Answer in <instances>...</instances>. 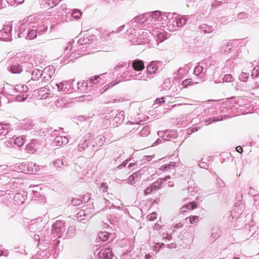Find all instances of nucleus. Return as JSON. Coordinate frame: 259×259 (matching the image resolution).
<instances>
[{"mask_svg":"<svg viewBox=\"0 0 259 259\" xmlns=\"http://www.w3.org/2000/svg\"><path fill=\"white\" fill-rule=\"evenodd\" d=\"M38 25L37 19L33 16H29L20 20L18 28V37L29 39L35 38L37 36V27Z\"/></svg>","mask_w":259,"mask_h":259,"instance_id":"nucleus-1","label":"nucleus"},{"mask_svg":"<svg viewBox=\"0 0 259 259\" xmlns=\"http://www.w3.org/2000/svg\"><path fill=\"white\" fill-rule=\"evenodd\" d=\"M45 222L40 217L31 221L28 225V229L30 232H36L34 235L35 240L39 241L40 237H45L47 236L48 229L45 227Z\"/></svg>","mask_w":259,"mask_h":259,"instance_id":"nucleus-2","label":"nucleus"},{"mask_svg":"<svg viewBox=\"0 0 259 259\" xmlns=\"http://www.w3.org/2000/svg\"><path fill=\"white\" fill-rule=\"evenodd\" d=\"M132 66L135 70V74L132 75L134 79L148 80L151 79V77L148 75L143 74L140 72L144 69V64L143 61L140 60L134 61Z\"/></svg>","mask_w":259,"mask_h":259,"instance_id":"nucleus-3","label":"nucleus"},{"mask_svg":"<svg viewBox=\"0 0 259 259\" xmlns=\"http://www.w3.org/2000/svg\"><path fill=\"white\" fill-rule=\"evenodd\" d=\"M113 116L114 118L112 119V122L110 124L111 127L118 126L123 122L124 118V112L121 111L115 114L114 112L112 111L108 115H106L105 118L109 120V118Z\"/></svg>","mask_w":259,"mask_h":259,"instance_id":"nucleus-4","label":"nucleus"},{"mask_svg":"<svg viewBox=\"0 0 259 259\" xmlns=\"http://www.w3.org/2000/svg\"><path fill=\"white\" fill-rule=\"evenodd\" d=\"M66 225L65 223L63 221L57 220L52 225V233L55 234V236L58 238H61L65 234Z\"/></svg>","mask_w":259,"mask_h":259,"instance_id":"nucleus-5","label":"nucleus"},{"mask_svg":"<svg viewBox=\"0 0 259 259\" xmlns=\"http://www.w3.org/2000/svg\"><path fill=\"white\" fill-rule=\"evenodd\" d=\"M13 24L11 22L6 24L0 30V40L10 41L12 40V30Z\"/></svg>","mask_w":259,"mask_h":259,"instance_id":"nucleus-6","label":"nucleus"},{"mask_svg":"<svg viewBox=\"0 0 259 259\" xmlns=\"http://www.w3.org/2000/svg\"><path fill=\"white\" fill-rule=\"evenodd\" d=\"M90 136L91 133H88L83 137L80 136L77 138L76 139V141L78 142L77 150L81 152L85 150L88 147L90 148Z\"/></svg>","mask_w":259,"mask_h":259,"instance_id":"nucleus-7","label":"nucleus"},{"mask_svg":"<svg viewBox=\"0 0 259 259\" xmlns=\"http://www.w3.org/2000/svg\"><path fill=\"white\" fill-rule=\"evenodd\" d=\"M25 66L27 67L26 71L28 73V75H31V79L33 80H37L42 76V71L38 69H34L31 72L33 68V64L30 62H25Z\"/></svg>","mask_w":259,"mask_h":259,"instance_id":"nucleus-8","label":"nucleus"},{"mask_svg":"<svg viewBox=\"0 0 259 259\" xmlns=\"http://www.w3.org/2000/svg\"><path fill=\"white\" fill-rule=\"evenodd\" d=\"M126 128L130 130L132 129V130H134L135 129H137V130H139V136L141 137H146L150 134L149 128L147 126H145L141 128V126L139 125L138 123H133V122L127 123Z\"/></svg>","mask_w":259,"mask_h":259,"instance_id":"nucleus-9","label":"nucleus"},{"mask_svg":"<svg viewBox=\"0 0 259 259\" xmlns=\"http://www.w3.org/2000/svg\"><path fill=\"white\" fill-rule=\"evenodd\" d=\"M55 69L53 66H48L42 71V81L46 82L51 80L55 73Z\"/></svg>","mask_w":259,"mask_h":259,"instance_id":"nucleus-10","label":"nucleus"},{"mask_svg":"<svg viewBox=\"0 0 259 259\" xmlns=\"http://www.w3.org/2000/svg\"><path fill=\"white\" fill-rule=\"evenodd\" d=\"M19 166L20 167V169L23 170H26L25 168H26L27 171L32 174H35L39 169V166L33 162H28L27 164L22 163Z\"/></svg>","mask_w":259,"mask_h":259,"instance_id":"nucleus-11","label":"nucleus"},{"mask_svg":"<svg viewBox=\"0 0 259 259\" xmlns=\"http://www.w3.org/2000/svg\"><path fill=\"white\" fill-rule=\"evenodd\" d=\"M25 63H24V65L22 66L19 61H13L12 63L10 64L8 70L12 73H20L23 71V67L26 68V70L27 69V67L25 66Z\"/></svg>","mask_w":259,"mask_h":259,"instance_id":"nucleus-12","label":"nucleus"},{"mask_svg":"<svg viewBox=\"0 0 259 259\" xmlns=\"http://www.w3.org/2000/svg\"><path fill=\"white\" fill-rule=\"evenodd\" d=\"M163 63L161 61H153L147 66V70L149 74H154L156 73L158 70L162 67Z\"/></svg>","mask_w":259,"mask_h":259,"instance_id":"nucleus-13","label":"nucleus"},{"mask_svg":"<svg viewBox=\"0 0 259 259\" xmlns=\"http://www.w3.org/2000/svg\"><path fill=\"white\" fill-rule=\"evenodd\" d=\"M11 125L5 122H0V140L3 139L11 131Z\"/></svg>","mask_w":259,"mask_h":259,"instance_id":"nucleus-14","label":"nucleus"},{"mask_svg":"<svg viewBox=\"0 0 259 259\" xmlns=\"http://www.w3.org/2000/svg\"><path fill=\"white\" fill-rule=\"evenodd\" d=\"M27 197L26 193L24 191L17 193L14 197V203L16 205H21L24 203Z\"/></svg>","mask_w":259,"mask_h":259,"instance_id":"nucleus-15","label":"nucleus"},{"mask_svg":"<svg viewBox=\"0 0 259 259\" xmlns=\"http://www.w3.org/2000/svg\"><path fill=\"white\" fill-rule=\"evenodd\" d=\"M162 185V180L161 179H158L145 190V194L146 195L150 194L152 192L160 189Z\"/></svg>","mask_w":259,"mask_h":259,"instance_id":"nucleus-16","label":"nucleus"},{"mask_svg":"<svg viewBox=\"0 0 259 259\" xmlns=\"http://www.w3.org/2000/svg\"><path fill=\"white\" fill-rule=\"evenodd\" d=\"M74 80H69L63 81L60 83H56L57 89L59 91L65 92L66 89L71 88L72 83Z\"/></svg>","mask_w":259,"mask_h":259,"instance_id":"nucleus-17","label":"nucleus"},{"mask_svg":"<svg viewBox=\"0 0 259 259\" xmlns=\"http://www.w3.org/2000/svg\"><path fill=\"white\" fill-rule=\"evenodd\" d=\"M100 78V75H96L93 78L91 77L89 81L85 82V81H83L81 83V85H79L80 83L77 82V88L78 90H79L80 88H82L83 87H87L88 85H92L97 83L99 82L98 79Z\"/></svg>","mask_w":259,"mask_h":259,"instance_id":"nucleus-18","label":"nucleus"},{"mask_svg":"<svg viewBox=\"0 0 259 259\" xmlns=\"http://www.w3.org/2000/svg\"><path fill=\"white\" fill-rule=\"evenodd\" d=\"M90 211L81 210L77 214V219L78 221L88 220L90 219L94 213H90Z\"/></svg>","mask_w":259,"mask_h":259,"instance_id":"nucleus-19","label":"nucleus"},{"mask_svg":"<svg viewBox=\"0 0 259 259\" xmlns=\"http://www.w3.org/2000/svg\"><path fill=\"white\" fill-rule=\"evenodd\" d=\"M34 123L30 119H25L20 123V127L24 130H30L34 126Z\"/></svg>","mask_w":259,"mask_h":259,"instance_id":"nucleus-20","label":"nucleus"},{"mask_svg":"<svg viewBox=\"0 0 259 259\" xmlns=\"http://www.w3.org/2000/svg\"><path fill=\"white\" fill-rule=\"evenodd\" d=\"M68 142V138L66 136H58L55 138L54 140V143L57 146L66 145Z\"/></svg>","mask_w":259,"mask_h":259,"instance_id":"nucleus-21","label":"nucleus"},{"mask_svg":"<svg viewBox=\"0 0 259 259\" xmlns=\"http://www.w3.org/2000/svg\"><path fill=\"white\" fill-rule=\"evenodd\" d=\"M148 15L150 23H154L157 20L161 19V12L159 11H156L150 13H147Z\"/></svg>","mask_w":259,"mask_h":259,"instance_id":"nucleus-22","label":"nucleus"},{"mask_svg":"<svg viewBox=\"0 0 259 259\" xmlns=\"http://www.w3.org/2000/svg\"><path fill=\"white\" fill-rule=\"evenodd\" d=\"M38 98L39 100L46 99L50 100L51 99V97H49V93H48V90L46 88H41L38 90Z\"/></svg>","mask_w":259,"mask_h":259,"instance_id":"nucleus-23","label":"nucleus"},{"mask_svg":"<svg viewBox=\"0 0 259 259\" xmlns=\"http://www.w3.org/2000/svg\"><path fill=\"white\" fill-rule=\"evenodd\" d=\"M98 254H100V257H101V255L102 254L103 257H104L105 259H111L113 257L112 250L109 247L105 248L103 250H100Z\"/></svg>","mask_w":259,"mask_h":259,"instance_id":"nucleus-24","label":"nucleus"},{"mask_svg":"<svg viewBox=\"0 0 259 259\" xmlns=\"http://www.w3.org/2000/svg\"><path fill=\"white\" fill-rule=\"evenodd\" d=\"M188 190L189 199H193L196 198L197 200L199 194L198 191L199 190V188L198 187H189Z\"/></svg>","mask_w":259,"mask_h":259,"instance_id":"nucleus-25","label":"nucleus"},{"mask_svg":"<svg viewBox=\"0 0 259 259\" xmlns=\"http://www.w3.org/2000/svg\"><path fill=\"white\" fill-rule=\"evenodd\" d=\"M107 136V134H105V136L100 135L95 138V140L99 148L104 144L106 141L107 142H110L111 141V139H108Z\"/></svg>","mask_w":259,"mask_h":259,"instance_id":"nucleus-26","label":"nucleus"},{"mask_svg":"<svg viewBox=\"0 0 259 259\" xmlns=\"http://www.w3.org/2000/svg\"><path fill=\"white\" fill-rule=\"evenodd\" d=\"M187 21V19L184 17H178L177 16L176 18H172L171 22L172 23H176L177 27H181L185 24Z\"/></svg>","mask_w":259,"mask_h":259,"instance_id":"nucleus-27","label":"nucleus"},{"mask_svg":"<svg viewBox=\"0 0 259 259\" xmlns=\"http://www.w3.org/2000/svg\"><path fill=\"white\" fill-rule=\"evenodd\" d=\"M197 203L195 202H190L189 204H185L183 205L180 208V212L181 213H184L187 212V211L190 209H193L197 207Z\"/></svg>","mask_w":259,"mask_h":259,"instance_id":"nucleus-28","label":"nucleus"},{"mask_svg":"<svg viewBox=\"0 0 259 259\" xmlns=\"http://www.w3.org/2000/svg\"><path fill=\"white\" fill-rule=\"evenodd\" d=\"M37 148V142L35 140H32L27 144L26 150L29 153H33Z\"/></svg>","mask_w":259,"mask_h":259,"instance_id":"nucleus-29","label":"nucleus"},{"mask_svg":"<svg viewBox=\"0 0 259 259\" xmlns=\"http://www.w3.org/2000/svg\"><path fill=\"white\" fill-rule=\"evenodd\" d=\"M140 179V177L139 172H136L128 177L127 179V182L130 184L133 185L139 181Z\"/></svg>","mask_w":259,"mask_h":259,"instance_id":"nucleus-30","label":"nucleus"},{"mask_svg":"<svg viewBox=\"0 0 259 259\" xmlns=\"http://www.w3.org/2000/svg\"><path fill=\"white\" fill-rule=\"evenodd\" d=\"M16 94L26 93L28 91L27 86L22 84H18L14 87Z\"/></svg>","mask_w":259,"mask_h":259,"instance_id":"nucleus-31","label":"nucleus"},{"mask_svg":"<svg viewBox=\"0 0 259 259\" xmlns=\"http://www.w3.org/2000/svg\"><path fill=\"white\" fill-rule=\"evenodd\" d=\"M207 70V68L204 69L203 66H201L200 65H198L195 67L194 69V74L198 76L201 73H202V74H206Z\"/></svg>","mask_w":259,"mask_h":259,"instance_id":"nucleus-32","label":"nucleus"},{"mask_svg":"<svg viewBox=\"0 0 259 259\" xmlns=\"http://www.w3.org/2000/svg\"><path fill=\"white\" fill-rule=\"evenodd\" d=\"M90 149L93 151H96L99 149L98 146L95 140V138H94L92 136V134H91L90 139Z\"/></svg>","mask_w":259,"mask_h":259,"instance_id":"nucleus-33","label":"nucleus"},{"mask_svg":"<svg viewBox=\"0 0 259 259\" xmlns=\"http://www.w3.org/2000/svg\"><path fill=\"white\" fill-rule=\"evenodd\" d=\"M200 29L204 33H211L213 31V29L212 26H209L205 24L201 25L200 26Z\"/></svg>","mask_w":259,"mask_h":259,"instance_id":"nucleus-34","label":"nucleus"},{"mask_svg":"<svg viewBox=\"0 0 259 259\" xmlns=\"http://www.w3.org/2000/svg\"><path fill=\"white\" fill-rule=\"evenodd\" d=\"M90 37L88 35L83 36V37L79 38L77 41L79 46H83L89 44L90 42Z\"/></svg>","mask_w":259,"mask_h":259,"instance_id":"nucleus-35","label":"nucleus"},{"mask_svg":"<svg viewBox=\"0 0 259 259\" xmlns=\"http://www.w3.org/2000/svg\"><path fill=\"white\" fill-rule=\"evenodd\" d=\"M186 70L185 68H180L177 72L174 74L175 78L181 79L182 78L184 75L186 73Z\"/></svg>","mask_w":259,"mask_h":259,"instance_id":"nucleus-36","label":"nucleus"},{"mask_svg":"<svg viewBox=\"0 0 259 259\" xmlns=\"http://www.w3.org/2000/svg\"><path fill=\"white\" fill-rule=\"evenodd\" d=\"M4 92L7 95L12 96H14L16 94L14 88L10 85H8L7 87H5L4 88Z\"/></svg>","mask_w":259,"mask_h":259,"instance_id":"nucleus-37","label":"nucleus"},{"mask_svg":"<svg viewBox=\"0 0 259 259\" xmlns=\"http://www.w3.org/2000/svg\"><path fill=\"white\" fill-rule=\"evenodd\" d=\"M223 119V117L222 115H220L219 116H215V117L209 118L208 119H206L205 120V123H206V125H208L213 122L221 121Z\"/></svg>","mask_w":259,"mask_h":259,"instance_id":"nucleus-38","label":"nucleus"},{"mask_svg":"<svg viewBox=\"0 0 259 259\" xmlns=\"http://www.w3.org/2000/svg\"><path fill=\"white\" fill-rule=\"evenodd\" d=\"M156 34H157L158 39L160 41H162L168 38L165 32L163 30H158L157 31Z\"/></svg>","mask_w":259,"mask_h":259,"instance_id":"nucleus-39","label":"nucleus"},{"mask_svg":"<svg viewBox=\"0 0 259 259\" xmlns=\"http://www.w3.org/2000/svg\"><path fill=\"white\" fill-rule=\"evenodd\" d=\"M53 164L56 168H61L62 166H67V163L66 162H64L62 159L58 158L54 161Z\"/></svg>","mask_w":259,"mask_h":259,"instance_id":"nucleus-40","label":"nucleus"},{"mask_svg":"<svg viewBox=\"0 0 259 259\" xmlns=\"http://www.w3.org/2000/svg\"><path fill=\"white\" fill-rule=\"evenodd\" d=\"M15 100L18 102H23L25 101L28 97L26 93L23 94H15Z\"/></svg>","mask_w":259,"mask_h":259,"instance_id":"nucleus-41","label":"nucleus"},{"mask_svg":"<svg viewBox=\"0 0 259 259\" xmlns=\"http://www.w3.org/2000/svg\"><path fill=\"white\" fill-rule=\"evenodd\" d=\"M109 237V233L107 232H102L98 234V239L102 241H106Z\"/></svg>","mask_w":259,"mask_h":259,"instance_id":"nucleus-42","label":"nucleus"},{"mask_svg":"<svg viewBox=\"0 0 259 259\" xmlns=\"http://www.w3.org/2000/svg\"><path fill=\"white\" fill-rule=\"evenodd\" d=\"M71 15L74 18L78 19L81 17L82 12L80 10L74 9L71 13Z\"/></svg>","mask_w":259,"mask_h":259,"instance_id":"nucleus-43","label":"nucleus"},{"mask_svg":"<svg viewBox=\"0 0 259 259\" xmlns=\"http://www.w3.org/2000/svg\"><path fill=\"white\" fill-rule=\"evenodd\" d=\"M25 137H17L14 141V143L18 146H21L24 144Z\"/></svg>","mask_w":259,"mask_h":259,"instance_id":"nucleus-44","label":"nucleus"},{"mask_svg":"<svg viewBox=\"0 0 259 259\" xmlns=\"http://www.w3.org/2000/svg\"><path fill=\"white\" fill-rule=\"evenodd\" d=\"M193 239V237L192 235H189L186 239L187 242L185 243V244L182 245L183 248H188V246H190V245L192 243Z\"/></svg>","mask_w":259,"mask_h":259,"instance_id":"nucleus-45","label":"nucleus"},{"mask_svg":"<svg viewBox=\"0 0 259 259\" xmlns=\"http://www.w3.org/2000/svg\"><path fill=\"white\" fill-rule=\"evenodd\" d=\"M171 80L170 78H166L165 79L163 84H162V88L164 90H169L171 87Z\"/></svg>","mask_w":259,"mask_h":259,"instance_id":"nucleus-46","label":"nucleus"},{"mask_svg":"<svg viewBox=\"0 0 259 259\" xmlns=\"http://www.w3.org/2000/svg\"><path fill=\"white\" fill-rule=\"evenodd\" d=\"M66 234L69 237H73L76 234L75 228L74 226L69 227Z\"/></svg>","mask_w":259,"mask_h":259,"instance_id":"nucleus-47","label":"nucleus"},{"mask_svg":"<svg viewBox=\"0 0 259 259\" xmlns=\"http://www.w3.org/2000/svg\"><path fill=\"white\" fill-rule=\"evenodd\" d=\"M142 17H143L142 16H138L135 17L134 19H133L130 22V25H132L133 26H135L137 24H140V20Z\"/></svg>","mask_w":259,"mask_h":259,"instance_id":"nucleus-48","label":"nucleus"},{"mask_svg":"<svg viewBox=\"0 0 259 259\" xmlns=\"http://www.w3.org/2000/svg\"><path fill=\"white\" fill-rule=\"evenodd\" d=\"M140 16H143V17H142L141 19H140V24H143L145 23H146V24H148L149 23H150L148 15H147V14L141 15Z\"/></svg>","mask_w":259,"mask_h":259,"instance_id":"nucleus-49","label":"nucleus"},{"mask_svg":"<svg viewBox=\"0 0 259 259\" xmlns=\"http://www.w3.org/2000/svg\"><path fill=\"white\" fill-rule=\"evenodd\" d=\"M233 47V43L231 42H228L223 46V49H224V51L225 52H229L231 51Z\"/></svg>","mask_w":259,"mask_h":259,"instance_id":"nucleus-50","label":"nucleus"},{"mask_svg":"<svg viewBox=\"0 0 259 259\" xmlns=\"http://www.w3.org/2000/svg\"><path fill=\"white\" fill-rule=\"evenodd\" d=\"M249 74L248 73L242 72L239 76V79L241 81L246 82L248 79Z\"/></svg>","mask_w":259,"mask_h":259,"instance_id":"nucleus-51","label":"nucleus"},{"mask_svg":"<svg viewBox=\"0 0 259 259\" xmlns=\"http://www.w3.org/2000/svg\"><path fill=\"white\" fill-rule=\"evenodd\" d=\"M222 79L223 81L230 82H232L234 80V78L233 77L231 74H227L224 75V76L222 78Z\"/></svg>","mask_w":259,"mask_h":259,"instance_id":"nucleus-52","label":"nucleus"},{"mask_svg":"<svg viewBox=\"0 0 259 259\" xmlns=\"http://www.w3.org/2000/svg\"><path fill=\"white\" fill-rule=\"evenodd\" d=\"M126 34L128 35H134V36H137L136 34V30L135 28H130V29H127L126 30ZM138 36H142L140 32H138Z\"/></svg>","mask_w":259,"mask_h":259,"instance_id":"nucleus-53","label":"nucleus"},{"mask_svg":"<svg viewBox=\"0 0 259 259\" xmlns=\"http://www.w3.org/2000/svg\"><path fill=\"white\" fill-rule=\"evenodd\" d=\"M164 246L165 244L163 243H156L153 247V251L157 253L159 251L160 249Z\"/></svg>","mask_w":259,"mask_h":259,"instance_id":"nucleus-54","label":"nucleus"},{"mask_svg":"<svg viewBox=\"0 0 259 259\" xmlns=\"http://www.w3.org/2000/svg\"><path fill=\"white\" fill-rule=\"evenodd\" d=\"M176 15L175 13H164L162 16H161V18L164 19V18H166V19H170L171 20L172 18H175L174 16Z\"/></svg>","mask_w":259,"mask_h":259,"instance_id":"nucleus-55","label":"nucleus"},{"mask_svg":"<svg viewBox=\"0 0 259 259\" xmlns=\"http://www.w3.org/2000/svg\"><path fill=\"white\" fill-rule=\"evenodd\" d=\"M82 200L78 198H73L71 200V204L74 206H78L81 204Z\"/></svg>","mask_w":259,"mask_h":259,"instance_id":"nucleus-56","label":"nucleus"},{"mask_svg":"<svg viewBox=\"0 0 259 259\" xmlns=\"http://www.w3.org/2000/svg\"><path fill=\"white\" fill-rule=\"evenodd\" d=\"M199 221V217L197 215L191 216L189 218V222L192 224L196 223Z\"/></svg>","mask_w":259,"mask_h":259,"instance_id":"nucleus-57","label":"nucleus"},{"mask_svg":"<svg viewBox=\"0 0 259 259\" xmlns=\"http://www.w3.org/2000/svg\"><path fill=\"white\" fill-rule=\"evenodd\" d=\"M60 1V0H48V3L51 8L56 6Z\"/></svg>","mask_w":259,"mask_h":259,"instance_id":"nucleus-58","label":"nucleus"},{"mask_svg":"<svg viewBox=\"0 0 259 259\" xmlns=\"http://www.w3.org/2000/svg\"><path fill=\"white\" fill-rule=\"evenodd\" d=\"M216 184L218 187L220 188H224L225 187V183L219 178H217Z\"/></svg>","mask_w":259,"mask_h":259,"instance_id":"nucleus-59","label":"nucleus"},{"mask_svg":"<svg viewBox=\"0 0 259 259\" xmlns=\"http://www.w3.org/2000/svg\"><path fill=\"white\" fill-rule=\"evenodd\" d=\"M254 75L255 77H257L259 76V66L255 67L253 69L251 74V76H252V77L253 78Z\"/></svg>","mask_w":259,"mask_h":259,"instance_id":"nucleus-60","label":"nucleus"},{"mask_svg":"<svg viewBox=\"0 0 259 259\" xmlns=\"http://www.w3.org/2000/svg\"><path fill=\"white\" fill-rule=\"evenodd\" d=\"M176 137V136L175 135V133L172 131L166 134V137H164V140H169L170 138L174 139Z\"/></svg>","mask_w":259,"mask_h":259,"instance_id":"nucleus-61","label":"nucleus"},{"mask_svg":"<svg viewBox=\"0 0 259 259\" xmlns=\"http://www.w3.org/2000/svg\"><path fill=\"white\" fill-rule=\"evenodd\" d=\"M40 6L42 9H49L51 8L48 3V0L43 1L41 3Z\"/></svg>","mask_w":259,"mask_h":259,"instance_id":"nucleus-62","label":"nucleus"},{"mask_svg":"<svg viewBox=\"0 0 259 259\" xmlns=\"http://www.w3.org/2000/svg\"><path fill=\"white\" fill-rule=\"evenodd\" d=\"M108 190V186L106 183H102L101 184L100 190L102 191L103 192H107Z\"/></svg>","mask_w":259,"mask_h":259,"instance_id":"nucleus-63","label":"nucleus"},{"mask_svg":"<svg viewBox=\"0 0 259 259\" xmlns=\"http://www.w3.org/2000/svg\"><path fill=\"white\" fill-rule=\"evenodd\" d=\"M48 27L46 26L37 27V31L38 34L42 33V32L47 31Z\"/></svg>","mask_w":259,"mask_h":259,"instance_id":"nucleus-64","label":"nucleus"}]
</instances>
